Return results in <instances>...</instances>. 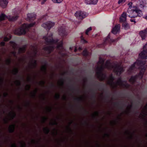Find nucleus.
Here are the masks:
<instances>
[{
    "instance_id": "nucleus-19",
    "label": "nucleus",
    "mask_w": 147,
    "mask_h": 147,
    "mask_svg": "<svg viewBox=\"0 0 147 147\" xmlns=\"http://www.w3.org/2000/svg\"><path fill=\"white\" fill-rule=\"evenodd\" d=\"M15 125H11L9 126V130L10 132H12L14 130Z\"/></svg>"
},
{
    "instance_id": "nucleus-10",
    "label": "nucleus",
    "mask_w": 147,
    "mask_h": 147,
    "mask_svg": "<svg viewBox=\"0 0 147 147\" xmlns=\"http://www.w3.org/2000/svg\"><path fill=\"white\" fill-rule=\"evenodd\" d=\"M59 34L61 36H64L67 35V33L63 27H61L59 29Z\"/></svg>"
},
{
    "instance_id": "nucleus-24",
    "label": "nucleus",
    "mask_w": 147,
    "mask_h": 147,
    "mask_svg": "<svg viewBox=\"0 0 147 147\" xmlns=\"http://www.w3.org/2000/svg\"><path fill=\"white\" fill-rule=\"evenodd\" d=\"M88 53L86 50H84L82 53V54L84 56H86L88 55Z\"/></svg>"
},
{
    "instance_id": "nucleus-17",
    "label": "nucleus",
    "mask_w": 147,
    "mask_h": 147,
    "mask_svg": "<svg viewBox=\"0 0 147 147\" xmlns=\"http://www.w3.org/2000/svg\"><path fill=\"white\" fill-rule=\"evenodd\" d=\"M18 17V16L17 15L14 16H8L7 17V18L10 21H14L17 20Z\"/></svg>"
},
{
    "instance_id": "nucleus-30",
    "label": "nucleus",
    "mask_w": 147,
    "mask_h": 147,
    "mask_svg": "<svg viewBox=\"0 0 147 147\" xmlns=\"http://www.w3.org/2000/svg\"><path fill=\"white\" fill-rule=\"evenodd\" d=\"M13 73L14 74H16L18 72V69L17 68H15L13 69Z\"/></svg>"
},
{
    "instance_id": "nucleus-42",
    "label": "nucleus",
    "mask_w": 147,
    "mask_h": 147,
    "mask_svg": "<svg viewBox=\"0 0 147 147\" xmlns=\"http://www.w3.org/2000/svg\"><path fill=\"white\" fill-rule=\"evenodd\" d=\"M77 50V49L76 47H75V50H74V51L75 52Z\"/></svg>"
},
{
    "instance_id": "nucleus-5",
    "label": "nucleus",
    "mask_w": 147,
    "mask_h": 147,
    "mask_svg": "<svg viewBox=\"0 0 147 147\" xmlns=\"http://www.w3.org/2000/svg\"><path fill=\"white\" fill-rule=\"evenodd\" d=\"M35 24V23H32L29 24H24L20 28L16 29L14 31V33L18 35L24 34L28 30L29 28L33 26Z\"/></svg>"
},
{
    "instance_id": "nucleus-33",
    "label": "nucleus",
    "mask_w": 147,
    "mask_h": 147,
    "mask_svg": "<svg viewBox=\"0 0 147 147\" xmlns=\"http://www.w3.org/2000/svg\"><path fill=\"white\" fill-rule=\"evenodd\" d=\"M110 38V36L109 35L107 36L106 39L105 40V42L107 41V40H109V39Z\"/></svg>"
},
{
    "instance_id": "nucleus-21",
    "label": "nucleus",
    "mask_w": 147,
    "mask_h": 147,
    "mask_svg": "<svg viewBox=\"0 0 147 147\" xmlns=\"http://www.w3.org/2000/svg\"><path fill=\"white\" fill-rule=\"evenodd\" d=\"M25 51V48L24 47H23L20 48L19 50V53H22L24 52Z\"/></svg>"
},
{
    "instance_id": "nucleus-8",
    "label": "nucleus",
    "mask_w": 147,
    "mask_h": 147,
    "mask_svg": "<svg viewBox=\"0 0 147 147\" xmlns=\"http://www.w3.org/2000/svg\"><path fill=\"white\" fill-rule=\"evenodd\" d=\"M139 56L143 59H147V43L143 47V50L139 54Z\"/></svg>"
},
{
    "instance_id": "nucleus-7",
    "label": "nucleus",
    "mask_w": 147,
    "mask_h": 147,
    "mask_svg": "<svg viewBox=\"0 0 147 147\" xmlns=\"http://www.w3.org/2000/svg\"><path fill=\"white\" fill-rule=\"evenodd\" d=\"M88 15V14L83 11H78L75 14V16L76 18L79 19H82L86 18Z\"/></svg>"
},
{
    "instance_id": "nucleus-1",
    "label": "nucleus",
    "mask_w": 147,
    "mask_h": 147,
    "mask_svg": "<svg viewBox=\"0 0 147 147\" xmlns=\"http://www.w3.org/2000/svg\"><path fill=\"white\" fill-rule=\"evenodd\" d=\"M104 61L102 59H100L96 68V75L100 80L105 79L106 75L103 73V70L104 68L113 70L117 75H120L124 71L123 67L120 63H111L110 61H107L104 65Z\"/></svg>"
},
{
    "instance_id": "nucleus-35",
    "label": "nucleus",
    "mask_w": 147,
    "mask_h": 147,
    "mask_svg": "<svg viewBox=\"0 0 147 147\" xmlns=\"http://www.w3.org/2000/svg\"><path fill=\"white\" fill-rule=\"evenodd\" d=\"M55 97L57 99L59 98V94H55Z\"/></svg>"
},
{
    "instance_id": "nucleus-38",
    "label": "nucleus",
    "mask_w": 147,
    "mask_h": 147,
    "mask_svg": "<svg viewBox=\"0 0 147 147\" xmlns=\"http://www.w3.org/2000/svg\"><path fill=\"white\" fill-rule=\"evenodd\" d=\"M10 59H7V63L8 64H9L10 63Z\"/></svg>"
},
{
    "instance_id": "nucleus-39",
    "label": "nucleus",
    "mask_w": 147,
    "mask_h": 147,
    "mask_svg": "<svg viewBox=\"0 0 147 147\" xmlns=\"http://www.w3.org/2000/svg\"><path fill=\"white\" fill-rule=\"evenodd\" d=\"M5 42H2L1 43V45L2 46H3L5 45Z\"/></svg>"
},
{
    "instance_id": "nucleus-46",
    "label": "nucleus",
    "mask_w": 147,
    "mask_h": 147,
    "mask_svg": "<svg viewBox=\"0 0 147 147\" xmlns=\"http://www.w3.org/2000/svg\"><path fill=\"white\" fill-rule=\"evenodd\" d=\"M13 55H15V53L14 52H13Z\"/></svg>"
},
{
    "instance_id": "nucleus-36",
    "label": "nucleus",
    "mask_w": 147,
    "mask_h": 147,
    "mask_svg": "<svg viewBox=\"0 0 147 147\" xmlns=\"http://www.w3.org/2000/svg\"><path fill=\"white\" fill-rule=\"evenodd\" d=\"M11 147H17L16 145L14 144H13L11 145Z\"/></svg>"
},
{
    "instance_id": "nucleus-15",
    "label": "nucleus",
    "mask_w": 147,
    "mask_h": 147,
    "mask_svg": "<svg viewBox=\"0 0 147 147\" xmlns=\"http://www.w3.org/2000/svg\"><path fill=\"white\" fill-rule=\"evenodd\" d=\"M98 0H85V3L87 4H96Z\"/></svg>"
},
{
    "instance_id": "nucleus-44",
    "label": "nucleus",
    "mask_w": 147,
    "mask_h": 147,
    "mask_svg": "<svg viewBox=\"0 0 147 147\" xmlns=\"http://www.w3.org/2000/svg\"><path fill=\"white\" fill-rule=\"evenodd\" d=\"M111 41H112V42H113L115 41V40H111Z\"/></svg>"
},
{
    "instance_id": "nucleus-11",
    "label": "nucleus",
    "mask_w": 147,
    "mask_h": 147,
    "mask_svg": "<svg viewBox=\"0 0 147 147\" xmlns=\"http://www.w3.org/2000/svg\"><path fill=\"white\" fill-rule=\"evenodd\" d=\"M27 16L26 20L27 21H31L36 18V15L34 13H28L27 14Z\"/></svg>"
},
{
    "instance_id": "nucleus-23",
    "label": "nucleus",
    "mask_w": 147,
    "mask_h": 147,
    "mask_svg": "<svg viewBox=\"0 0 147 147\" xmlns=\"http://www.w3.org/2000/svg\"><path fill=\"white\" fill-rule=\"evenodd\" d=\"M53 3H61L63 0H51Z\"/></svg>"
},
{
    "instance_id": "nucleus-45",
    "label": "nucleus",
    "mask_w": 147,
    "mask_h": 147,
    "mask_svg": "<svg viewBox=\"0 0 147 147\" xmlns=\"http://www.w3.org/2000/svg\"><path fill=\"white\" fill-rule=\"evenodd\" d=\"M131 21L132 22H135V21H134L133 20H131Z\"/></svg>"
},
{
    "instance_id": "nucleus-37",
    "label": "nucleus",
    "mask_w": 147,
    "mask_h": 147,
    "mask_svg": "<svg viewBox=\"0 0 147 147\" xmlns=\"http://www.w3.org/2000/svg\"><path fill=\"white\" fill-rule=\"evenodd\" d=\"M44 129L45 130H46V133L47 134L49 133V131L48 129H47L46 128H45Z\"/></svg>"
},
{
    "instance_id": "nucleus-27",
    "label": "nucleus",
    "mask_w": 147,
    "mask_h": 147,
    "mask_svg": "<svg viewBox=\"0 0 147 147\" xmlns=\"http://www.w3.org/2000/svg\"><path fill=\"white\" fill-rule=\"evenodd\" d=\"M46 69V67L45 65L42 66L41 67V70L45 72Z\"/></svg>"
},
{
    "instance_id": "nucleus-22",
    "label": "nucleus",
    "mask_w": 147,
    "mask_h": 147,
    "mask_svg": "<svg viewBox=\"0 0 147 147\" xmlns=\"http://www.w3.org/2000/svg\"><path fill=\"white\" fill-rule=\"evenodd\" d=\"M6 18L5 16L3 14H1L0 15V20H4Z\"/></svg>"
},
{
    "instance_id": "nucleus-28",
    "label": "nucleus",
    "mask_w": 147,
    "mask_h": 147,
    "mask_svg": "<svg viewBox=\"0 0 147 147\" xmlns=\"http://www.w3.org/2000/svg\"><path fill=\"white\" fill-rule=\"evenodd\" d=\"M11 36L10 35L9 36V37L8 38L6 37H5L4 38V40L5 41H7L11 38Z\"/></svg>"
},
{
    "instance_id": "nucleus-9",
    "label": "nucleus",
    "mask_w": 147,
    "mask_h": 147,
    "mask_svg": "<svg viewBox=\"0 0 147 147\" xmlns=\"http://www.w3.org/2000/svg\"><path fill=\"white\" fill-rule=\"evenodd\" d=\"M55 25V23L54 22L51 21H48L43 24L42 25V26L46 30H49Z\"/></svg>"
},
{
    "instance_id": "nucleus-40",
    "label": "nucleus",
    "mask_w": 147,
    "mask_h": 147,
    "mask_svg": "<svg viewBox=\"0 0 147 147\" xmlns=\"http://www.w3.org/2000/svg\"><path fill=\"white\" fill-rule=\"evenodd\" d=\"M144 18L147 20V13L144 17Z\"/></svg>"
},
{
    "instance_id": "nucleus-13",
    "label": "nucleus",
    "mask_w": 147,
    "mask_h": 147,
    "mask_svg": "<svg viewBox=\"0 0 147 147\" xmlns=\"http://www.w3.org/2000/svg\"><path fill=\"white\" fill-rule=\"evenodd\" d=\"M120 25L118 24L116 25L112 30V32L114 34H116L120 31Z\"/></svg>"
},
{
    "instance_id": "nucleus-25",
    "label": "nucleus",
    "mask_w": 147,
    "mask_h": 147,
    "mask_svg": "<svg viewBox=\"0 0 147 147\" xmlns=\"http://www.w3.org/2000/svg\"><path fill=\"white\" fill-rule=\"evenodd\" d=\"M146 4L144 3L143 2H142V3H140V7L141 8H143L144 7H146Z\"/></svg>"
},
{
    "instance_id": "nucleus-20",
    "label": "nucleus",
    "mask_w": 147,
    "mask_h": 147,
    "mask_svg": "<svg viewBox=\"0 0 147 147\" xmlns=\"http://www.w3.org/2000/svg\"><path fill=\"white\" fill-rule=\"evenodd\" d=\"M123 26L125 29H127L129 28V24L126 23H123Z\"/></svg>"
},
{
    "instance_id": "nucleus-34",
    "label": "nucleus",
    "mask_w": 147,
    "mask_h": 147,
    "mask_svg": "<svg viewBox=\"0 0 147 147\" xmlns=\"http://www.w3.org/2000/svg\"><path fill=\"white\" fill-rule=\"evenodd\" d=\"M132 4V3L131 2H130L128 4V5L129 6V8L130 7H132L131 6Z\"/></svg>"
},
{
    "instance_id": "nucleus-43",
    "label": "nucleus",
    "mask_w": 147,
    "mask_h": 147,
    "mask_svg": "<svg viewBox=\"0 0 147 147\" xmlns=\"http://www.w3.org/2000/svg\"><path fill=\"white\" fill-rule=\"evenodd\" d=\"M36 61H34V65H36Z\"/></svg>"
},
{
    "instance_id": "nucleus-2",
    "label": "nucleus",
    "mask_w": 147,
    "mask_h": 147,
    "mask_svg": "<svg viewBox=\"0 0 147 147\" xmlns=\"http://www.w3.org/2000/svg\"><path fill=\"white\" fill-rule=\"evenodd\" d=\"M52 35V33H49L46 36L43 37V38L49 45L45 47L44 49L49 53L51 52L54 47H56L58 49H62L63 48L62 41H60L58 42V40H53Z\"/></svg>"
},
{
    "instance_id": "nucleus-16",
    "label": "nucleus",
    "mask_w": 147,
    "mask_h": 147,
    "mask_svg": "<svg viewBox=\"0 0 147 147\" xmlns=\"http://www.w3.org/2000/svg\"><path fill=\"white\" fill-rule=\"evenodd\" d=\"M126 20V14L125 12H123L121 15L120 18V21L121 22H125Z\"/></svg>"
},
{
    "instance_id": "nucleus-6",
    "label": "nucleus",
    "mask_w": 147,
    "mask_h": 147,
    "mask_svg": "<svg viewBox=\"0 0 147 147\" xmlns=\"http://www.w3.org/2000/svg\"><path fill=\"white\" fill-rule=\"evenodd\" d=\"M127 12L130 18H135L137 16L140 17L142 16V12L136 7H131L128 8Z\"/></svg>"
},
{
    "instance_id": "nucleus-47",
    "label": "nucleus",
    "mask_w": 147,
    "mask_h": 147,
    "mask_svg": "<svg viewBox=\"0 0 147 147\" xmlns=\"http://www.w3.org/2000/svg\"><path fill=\"white\" fill-rule=\"evenodd\" d=\"M70 49H71V47L70 48Z\"/></svg>"
},
{
    "instance_id": "nucleus-41",
    "label": "nucleus",
    "mask_w": 147,
    "mask_h": 147,
    "mask_svg": "<svg viewBox=\"0 0 147 147\" xmlns=\"http://www.w3.org/2000/svg\"><path fill=\"white\" fill-rule=\"evenodd\" d=\"M78 50L80 51V50H82V48L81 47H79V48H78Z\"/></svg>"
},
{
    "instance_id": "nucleus-18",
    "label": "nucleus",
    "mask_w": 147,
    "mask_h": 147,
    "mask_svg": "<svg viewBox=\"0 0 147 147\" xmlns=\"http://www.w3.org/2000/svg\"><path fill=\"white\" fill-rule=\"evenodd\" d=\"M142 114L143 116L147 115V104L145 106L143 110L142 111Z\"/></svg>"
},
{
    "instance_id": "nucleus-29",
    "label": "nucleus",
    "mask_w": 147,
    "mask_h": 147,
    "mask_svg": "<svg viewBox=\"0 0 147 147\" xmlns=\"http://www.w3.org/2000/svg\"><path fill=\"white\" fill-rule=\"evenodd\" d=\"M126 0H119L118 3L119 4L124 3Z\"/></svg>"
},
{
    "instance_id": "nucleus-12",
    "label": "nucleus",
    "mask_w": 147,
    "mask_h": 147,
    "mask_svg": "<svg viewBox=\"0 0 147 147\" xmlns=\"http://www.w3.org/2000/svg\"><path fill=\"white\" fill-rule=\"evenodd\" d=\"M8 3V0H0V7L5 8L7 7Z\"/></svg>"
},
{
    "instance_id": "nucleus-4",
    "label": "nucleus",
    "mask_w": 147,
    "mask_h": 147,
    "mask_svg": "<svg viewBox=\"0 0 147 147\" xmlns=\"http://www.w3.org/2000/svg\"><path fill=\"white\" fill-rule=\"evenodd\" d=\"M114 78L111 75L108 79L107 83L110 85L113 88H115L117 86L120 87L127 88L129 87V85L125 81H122L121 78H119L116 82H113Z\"/></svg>"
},
{
    "instance_id": "nucleus-3",
    "label": "nucleus",
    "mask_w": 147,
    "mask_h": 147,
    "mask_svg": "<svg viewBox=\"0 0 147 147\" xmlns=\"http://www.w3.org/2000/svg\"><path fill=\"white\" fill-rule=\"evenodd\" d=\"M139 64L141 65L140 68L141 69L138 75L135 76H132L129 79V82L132 83H134L136 80L141 79L142 78L143 74L146 68V67H147V64H144L143 65H141L140 62L138 61H137L132 65L128 70V73L131 72V71L134 69L135 67H137L136 66L137 65H139Z\"/></svg>"
},
{
    "instance_id": "nucleus-31",
    "label": "nucleus",
    "mask_w": 147,
    "mask_h": 147,
    "mask_svg": "<svg viewBox=\"0 0 147 147\" xmlns=\"http://www.w3.org/2000/svg\"><path fill=\"white\" fill-rule=\"evenodd\" d=\"M81 42L83 43H86L87 42V41L85 40L83 38H81Z\"/></svg>"
},
{
    "instance_id": "nucleus-14",
    "label": "nucleus",
    "mask_w": 147,
    "mask_h": 147,
    "mask_svg": "<svg viewBox=\"0 0 147 147\" xmlns=\"http://www.w3.org/2000/svg\"><path fill=\"white\" fill-rule=\"evenodd\" d=\"M139 34L141 36L142 39L143 40L144 39L146 36L147 35V30L145 29L140 31L139 33Z\"/></svg>"
},
{
    "instance_id": "nucleus-26",
    "label": "nucleus",
    "mask_w": 147,
    "mask_h": 147,
    "mask_svg": "<svg viewBox=\"0 0 147 147\" xmlns=\"http://www.w3.org/2000/svg\"><path fill=\"white\" fill-rule=\"evenodd\" d=\"M92 30V28L91 27H90L88 28L86 30V31L85 33L86 34L88 35V32L89 31L91 30Z\"/></svg>"
},
{
    "instance_id": "nucleus-32",
    "label": "nucleus",
    "mask_w": 147,
    "mask_h": 147,
    "mask_svg": "<svg viewBox=\"0 0 147 147\" xmlns=\"http://www.w3.org/2000/svg\"><path fill=\"white\" fill-rule=\"evenodd\" d=\"M33 52L34 55H35L36 54L37 52V49L36 48H35L34 49Z\"/></svg>"
}]
</instances>
